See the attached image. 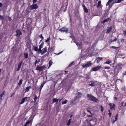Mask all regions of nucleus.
<instances>
[{"label":"nucleus","instance_id":"obj_28","mask_svg":"<svg viewBox=\"0 0 126 126\" xmlns=\"http://www.w3.org/2000/svg\"><path fill=\"white\" fill-rule=\"evenodd\" d=\"M31 120L30 121L28 120L27 122L24 125V126H28L27 125L29 124L31 122Z\"/></svg>","mask_w":126,"mask_h":126},{"label":"nucleus","instance_id":"obj_26","mask_svg":"<svg viewBox=\"0 0 126 126\" xmlns=\"http://www.w3.org/2000/svg\"><path fill=\"white\" fill-rule=\"evenodd\" d=\"M112 62L110 60H108V61H106L104 63V64H110V63Z\"/></svg>","mask_w":126,"mask_h":126},{"label":"nucleus","instance_id":"obj_14","mask_svg":"<svg viewBox=\"0 0 126 126\" xmlns=\"http://www.w3.org/2000/svg\"><path fill=\"white\" fill-rule=\"evenodd\" d=\"M121 65V63H119L117 65L116 67L115 68L117 69H118V70L117 71V72L118 73L119 72V70L122 69V67H121L120 66Z\"/></svg>","mask_w":126,"mask_h":126},{"label":"nucleus","instance_id":"obj_45","mask_svg":"<svg viewBox=\"0 0 126 126\" xmlns=\"http://www.w3.org/2000/svg\"><path fill=\"white\" fill-rule=\"evenodd\" d=\"M39 37L42 39V40L44 39V37L42 36V34H41L39 36Z\"/></svg>","mask_w":126,"mask_h":126},{"label":"nucleus","instance_id":"obj_54","mask_svg":"<svg viewBox=\"0 0 126 126\" xmlns=\"http://www.w3.org/2000/svg\"><path fill=\"white\" fill-rule=\"evenodd\" d=\"M123 34L124 35H126V31H123Z\"/></svg>","mask_w":126,"mask_h":126},{"label":"nucleus","instance_id":"obj_50","mask_svg":"<svg viewBox=\"0 0 126 126\" xmlns=\"http://www.w3.org/2000/svg\"><path fill=\"white\" fill-rule=\"evenodd\" d=\"M63 99V98L60 99H59V104H60V102Z\"/></svg>","mask_w":126,"mask_h":126},{"label":"nucleus","instance_id":"obj_24","mask_svg":"<svg viewBox=\"0 0 126 126\" xmlns=\"http://www.w3.org/2000/svg\"><path fill=\"white\" fill-rule=\"evenodd\" d=\"M33 50L36 51H39L38 49L37 48L36 46H33Z\"/></svg>","mask_w":126,"mask_h":126},{"label":"nucleus","instance_id":"obj_31","mask_svg":"<svg viewBox=\"0 0 126 126\" xmlns=\"http://www.w3.org/2000/svg\"><path fill=\"white\" fill-rule=\"evenodd\" d=\"M52 61L51 60H50L49 62V67L52 64Z\"/></svg>","mask_w":126,"mask_h":126},{"label":"nucleus","instance_id":"obj_4","mask_svg":"<svg viewBox=\"0 0 126 126\" xmlns=\"http://www.w3.org/2000/svg\"><path fill=\"white\" fill-rule=\"evenodd\" d=\"M92 64L91 61H88L86 64L83 65L82 66L83 68L88 67L92 65Z\"/></svg>","mask_w":126,"mask_h":126},{"label":"nucleus","instance_id":"obj_42","mask_svg":"<svg viewBox=\"0 0 126 126\" xmlns=\"http://www.w3.org/2000/svg\"><path fill=\"white\" fill-rule=\"evenodd\" d=\"M100 109L101 110V111L102 112L104 110V108L101 105L100 106Z\"/></svg>","mask_w":126,"mask_h":126},{"label":"nucleus","instance_id":"obj_12","mask_svg":"<svg viewBox=\"0 0 126 126\" xmlns=\"http://www.w3.org/2000/svg\"><path fill=\"white\" fill-rule=\"evenodd\" d=\"M112 26H110L109 27H108L107 28V29L106 31V33H108L110 32L112 30Z\"/></svg>","mask_w":126,"mask_h":126},{"label":"nucleus","instance_id":"obj_34","mask_svg":"<svg viewBox=\"0 0 126 126\" xmlns=\"http://www.w3.org/2000/svg\"><path fill=\"white\" fill-rule=\"evenodd\" d=\"M111 48L116 49L117 48H120L119 47H116L114 46H112L111 47Z\"/></svg>","mask_w":126,"mask_h":126},{"label":"nucleus","instance_id":"obj_61","mask_svg":"<svg viewBox=\"0 0 126 126\" xmlns=\"http://www.w3.org/2000/svg\"><path fill=\"white\" fill-rule=\"evenodd\" d=\"M89 124L90 125V126H92L93 125L91 124L90 122H89Z\"/></svg>","mask_w":126,"mask_h":126},{"label":"nucleus","instance_id":"obj_17","mask_svg":"<svg viewBox=\"0 0 126 126\" xmlns=\"http://www.w3.org/2000/svg\"><path fill=\"white\" fill-rule=\"evenodd\" d=\"M47 48L46 47H45L44 48L42 49V51L41 53V54H43L44 53H45L47 52Z\"/></svg>","mask_w":126,"mask_h":126},{"label":"nucleus","instance_id":"obj_16","mask_svg":"<svg viewBox=\"0 0 126 126\" xmlns=\"http://www.w3.org/2000/svg\"><path fill=\"white\" fill-rule=\"evenodd\" d=\"M82 7L83 8L84 12H85L86 13H87L88 12V10L87 8L86 7L84 4L82 5Z\"/></svg>","mask_w":126,"mask_h":126},{"label":"nucleus","instance_id":"obj_55","mask_svg":"<svg viewBox=\"0 0 126 126\" xmlns=\"http://www.w3.org/2000/svg\"><path fill=\"white\" fill-rule=\"evenodd\" d=\"M121 41V42H124L125 40L124 39H120Z\"/></svg>","mask_w":126,"mask_h":126},{"label":"nucleus","instance_id":"obj_20","mask_svg":"<svg viewBox=\"0 0 126 126\" xmlns=\"http://www.w3.org/2000/svg\"><path fill=\"white\" fill-rule=\"evenodd\" d=\"M40 61V59L37 58L36 59V60L35 61V62L34 63V64L35 66L36 64H38L39 62Z\"/></svg>","mask_w":126,"mask_h":126},{"label":"nucleus","instance_id":"obj_36","mask_svg":"<svg viewBox=\"0 0 126 126\" xmlns=\"http://www.w3.org/2000/svg\"><path fill=\"white\" fill-rule=\"evenodd\" d=\"M44 44V42H42L40 45L39 46V47H40L41 48H42L43 47V46Z\"/></svg>","mask_w":126,"mask_h":126},{"label":"nucleus","instance_id":"obj_30","mask_svg":"<svg viewBox=\"0 0 126 126\" xmlns=\"http://www.w3.org/2000/svg\"><path fill=\"white\" fill-rule=\"evenodd\" d=\"M74 61L72 62L68 65L67 68L69 67H71L74 64Z\"/></svg>","mask_w":126,"mask_h":126},{"label":"nucleus","instance_id":"obj_7","mask_svg":"<svg viewBox=\"0 0 126 126\" xmlns=\"http://www.w3.org/2000/svg\"><path fill=\"white\" fill-rule=\"evenodd\" d=\"M16 36L17 37H20V36L22 35V33L20 30H17L16 31Z\"/></svg>","mask_w":126,"mask_h":126},{"label":"nucleus","instance_id":"obj_63","mask_svg":"<svg viewBox=\"0 0 126 126\" xmlns=\"http://www.w3.org/2000/svg\"><path fill=\"white\" fill-rule=\"evenodd\" d=\"M15 94V92H14V93L11 95V96H10V97H12L13 95H14V94Z\"/></svg>","mask_w":126,"mask_h":126},{"label":"nucleus","instance_id":"obj_13","mask_svg":"<svg viewBox=\"0 0 126 126\" xmlns=\"http://www.w3.org/2000/svg\"><path fill=\"white\" fill-rule=\"evenodd\" d=\"M91 83H90L89 84V86H91L92 87H94L96 85L95 83L96 82L94 81H91L90 82Z\"/></svg>","mask_w":126,"mask_h":126},{"label":"nucleus","instance_id":"obj_22","mask_svg":"<svg viewBox=\"0 0 126 126\" xmlns=\"http://www.w3.org/2000/svg\"><path fill=\"white\" fill-rule=\"evenodd\" d=\"M26 97H24L23 98L21 99V101L20 103V104H23L24 102L25 101V98H26Z\"/></svg>","mask_w":126,"mask_h":126},{"label":"nucleus","instance_id":"obj_60","mask_svg":"<svg viewBox=\"0 0 126 126\" xmlns=\"http://www.w3.org/2000/svg\"><path fill=\"white\" fill-rule=\"evenodd\" d=\"M64 72H65V74H66L68 73V71H65Z\"/></svg>","mask_w":126,"mask_h":126},{"label":"nucleus","instance_id":"obj_2","mask_svg":"<svg viewBox=\"0 0 126 126\" xmlns=\"http://www.w3.org/2000/svg\"><path fill=\"white\" fill-rule=\"evenodd\" d=\"M40 65H38L36 67V69L40 72L41 71H43L44 69L46 68V66L44 65L40 66Z\"/></svg>","mask_w":126,"mask_h":126},{"label":"nucleus","instance_id":"obj_15","mask_svg":"<svg viewBox=\"0 0 126 126\" xmlns=\"http://www.w3.org/2000/svg\"><path fill=\"white\" fill-rule=\"evenodd\" d=\"M116 68L114 69V70H109V71L110 72V74H113L115 75L116 74Z\"/></svg>","mask_w":126,"mask_h":126},{"label":"nucleus","instance_id":"obj_48","mask_svg":"<svg viewBox=\"0 0 126 126\" xmlns=\"http://www.w3.org/2000/svg\"><path fill=\"white\" fill-rule=\"evenodd\" d=\"M50 48H48V50L47 51V53H48V54H49V52L50 51V52L51 51V50L50 49Z\"/></svg>","mask_w":126,"mask_h":126},{"label":"nucleus","instance_id":"obj_58","mask_svg":"<svg viewBox=\"0 0 126 126\" xmlns=\"http://www.w3.org/2000/svg\"><path fill=\"white\" fill-rule=\"evenodd\" d=\"M87 111L88 112H89L91 114H92V113L90 111V110H87Z\"/></svg>","mask_w":126,"mask_h":126},{"label":"nucleus","instance_id":"obj_59","mask_svg":"<svg viewBox=\"0 0 126 126\" xmlns=\"http://www.w3.org/2000/svg\"><path fill=\"white\" fill-rule=\"evenodd\" d=\"M111 113H108V115L109 116V117H111Z\"/></svg>","mask_w":126,"mask_h":126},{"label":"nucleus","instance_id":"obj_64","mask_svg":"<svg viewBox=\"0 0 126 126\" xmlns=\"http://www.w3.org/2000/svg\"><path fill=\"white\" fill-rule=\"evenodd\" d=\"M41 124L40 123H38L35 126H37V125H40V124Z\"/></svg>","mask_w":126,"mask_h":126},{"label":"nucleus","instance_id":"obj_46","mask_svg":"<svg viewBox=\"0 0 126 126\" xmlns=\"http://www.w3.org/2000/svg\"><path fill=\"white\" fill-rule=\"evenodd\" d=\"M41 48L40 47H39V49H38L39 52H40L41 53L42 52V50H41V48Z\"/></svg>","mask_w":126,"mask_h":126},{"label":"nucleus","instance_id":"obj_18","mask_svg":"<svg viewBox=\"0 0 126 126\" xmlns=\"http://www.w3.org/2000/svg\"><path fill=\"white\" fill-rule=\"evenodd\" d=\"M103 58L102 57H98L96 58L95 61H96V62L97 63H98Z\"/></svg>","mask_w":126,"mask_h":126},{"label":"nucleus","instance_id":"obj_6","mask_svg":"<svg viewBox=\"0 0 126 126\" xmlns=\"http://www.w3.org/2000/svg\"><path fill=\"white\" fill-rule=\"evenodd\" d=\"M23 80L22 79H20L18 83L17 86L15 88V89L17 90L19 89L22 83Z\"/></svg>","mask_w":126,"mask_h":126},{"label":"nucleus","instance_id":"obj_38","mask_svg":"<svg viewBox=\"0 0 126 126\" xmlns=\"http://www.w3.org/2000/svg\"><path fill=\"white\" fill-rule=\"evenodd\" d=\"M25 97L27 98H26L25 99V101H29V100L30 97Z\"/></svg>","mask_w":126,"mask_h":126},{"label":"nucleus","instance_id":"obj_8","mask_svg":"<svg viewBox=\"0 0 126 126\" xmlns=\"http://www.w3.org/2000/svg\"><path fill=\"white\" fill-rule=\"evenodd\" d=\"M38 7L37 4H33L31 5L30 7V8L31 10L34 9H37L38 8Z\"/></svg>","mask_w":126,"mask_h":126},{"label":"nucleus","instance_id":"obj_21","mask_svg":"<svg viewBox=\"0 0 126 126\" xmlns=\"http://www.w3.org/2000/svg\"><path fill=\"white\" fill-rule=\"evenodd\" d=\"M118 113H117L116 115L115 116V119H113L112 121L113 124L118 119Z\"/></svg>","mask_w":126,"mask_h":126},{"label":"nucleus","instance_id":"obj_53","mask_svg":"<svg viewBox=\"0 0 126 126\" xmlns=\"http://www.w3.org/2000/svg\"><path fill=\"white\" fill-rule=\"evenodd\" d=\"M117 40V38L116 37H115L114 38V39L113 40V41H116Z\"/></svg>","mask_w":126,"mask_h":126},{"label":"nucleus","instance_id":"obj_33","mask_svg":"<svg viewBox=\"0 0 126 126\" xmlns=\"http://www.w3.org/2000/svg\"><path fill=\"white\" fill-rule=\"evenodd\" d=\"M37 99V97L36 95H35L34 98V101L33 102H35L36 101V100Z\"/></svg>","mask_w":126,"mask_h":126},{"label":"nucleus","instance_id":"obj_39","mask_svg":"<svg viewBox=\"0 0 126 126\" xmlns=\"http://www.w3.org/2000/svg\"><path fill=\"white\" fill-rule=\"evenodd\" d=\"M4 19V17L0 15V20H2L3 22V21L2 20Z\"/></svg>","mask_w":126,"mask_h":126},{"label":"nucleus","instance_id":"obj_19","mask_svg":"<svg viewBox=\"0 0 126 126\" xmlns=\"http://www.w3.org/2000/svg\"><path fill=\"white\" fill-rule=\"evenodd\" d=\"M110 19V18H108L107 19H105L103 21H102L101 22V23L103 24H104L105 22H107Z\"/></svg>","mask_w":126,"mask_h":126},{"label":"nucleus","instance_id":"obj_37","mask_svg":"<svg viewBox=\"0 0 126 126\" xmlns=\"http://www.w3.org/2000/svg\"><path fill=\"white\" fill-rule=\"evenodd\" d=\"M57 99L56 98H53L52 99V103H53L56 102V100Z\"/></svg>","mask_w":126,"mask_h":126},{"label":"nucleus","instance_id":"obj_56","mask_svg":"<svg viewBox=\"0 0 126 126\" xmlns=\"http://www.w3.org/2000/svg\"><path fill=\"white\" fill-rule=\"evenodd\" d=\"M59 101V99H57L56 100V104H57L58 103V102Z\"/></svg>","mask_w":126,"mask_h":126},{"label":"nucleus","instance_id":"obj_49","mask_svg":"<svg viewBox=\"0 0 126 126\" xmlns=\"http://www.w3.org/2000/svg\"><path fill=\"white\" fill-rule=\"evenodd\" d=\"M113 41V40H110V42H109V43H110V44H111V43H112L113 42H114V41Z\"/></svg>","mask_w":126,"mask_h":126},{"label":"nucleus","instance_id":"obj_47","mask_svg":"<svg viewBox=\"0 0 126 126\" xmlns=\"http://www.w3.org/2000/svg\"><path fill=\"white\" fill-rule=\"evenodd\" d=\"M104 68L106 69H109L110 68V67L109 66H106L104 67Z\"/></svg>","mask_w":126,"mask_h":126},{"label":"nucleus","instance_id":"obj_51","mask_svg":"<svg viewBox=\"0 0 126 126\" xmlns=\"http://www.w3.org/2000/svg\"><path fill=\"white\" fill-rule=\"evenodd\" d=\"M70 123L71 122H70L68 121V122L67 124V125L68 126H69L70 125Z\"/></svg>","mask_w":126,"mask_h":126},{"label":"nucleus","instance_id":"obj_57","mask_svg":"<svg viewBox=\"0 0 126 126\" xmlns=\"http://www.w3.org/2000/svg\"><path fill=\"white\" fill-rule=\"evenodd\" d=\"M42 88H41V87H40L39 88V89H40V90H39V91L40 92V94L41 93V90H42Z\"/></svg>","mask_w":126,"mask_h":126},{"label":"nucleus","instance_id":"obj_29","mask_svg":"<svg viewBox=\"0 0 126 126\" xmlns=\"http://www.w3.org/2000/svg\"><path fill=\"white\" fill-rule=\"evenodd\" d=\"M87 117H88L89 118H90V117H91V119H90L89 118L88 119L90 121H91L93 120V116L92 115H88L87 116Z\"/></svg>","mask_w":126,"mask_h":126},{"label":"nucleus","instance_id":"obj_43","mask_svg":"<svg viewBox=\"0 0 126 126\" xmlns=\"http://www.w3.org/2000/svg\"><path fill=\"white\" fill-rule=\"evenodd\" d=\"M76 44L77 45L78 47H80V45L79 43L77 42H76Z\"/></svg>","mask_w":126,"mask_h":126},{"label":"nucleus","instance_id":"obj_23","mask_svg":"<svg viewBox=\"0 0 126 126\" xmlns=\"http://www.w3.org/2000/svg\"><path fill=\"white\" fill-rule=\"evenodd\" d=\"M24 58L26 59H27L28 57V54L27 52H25L24 53Z\"/></svg>","mask_w":126,"mask_h":126},{"label":"nucleus","instance_id":"obj_11","mask_svg":"<svg viewBox=\"0 0 126 126\" xmlns=\"http://www.w3.org/2000/svg\"><path fill=\"white\" fill-rule=\"evenodd\" d=\"M109 105L110 110H112L113 109H115V105L114 104L110 103L109 104Z\"/></svg>","mask_w":126,"mask_h":126},{"label":"nucleus","instance_id":"obj_32","mask_svg":"<svg viewBox=\"0 0 126 126\" xmlns=\"http://www.w3.org/2000/svg\"><path fill=\"white\" fill-rule=\"evenodd\" d=\"M101 5V1L100 0L98 2L97 4V7H99Z\"/></svg>","mask_w":126,"mask_h":126},{"label":"nucleus","instance_id":"obj_5","mask_svg":"<svg viewBox=\"0 0 126 126\" xmlns=\"http://www.w3.org/2000/svg\"><path fill=\"white\" fill-rule=\"evenodd\" d=\"M59 30L62 32H65L66 33H67L68 30V28H66V27H63L61 29H59Z\"/></svg>","mask_w":126,"mask_h":126},{"label":"nucleus","instance_id":"obj_40","mask_svg":"<svg viewBox=\"0 0 126 126\" xmlns=\"http://www.w3.org/2000/svg\"><path fill=\"white\" fill-rule=\"evenodd\" d=\"M86 78L87 79H90V77L89 75H87L86 76Z\"/></svg>","mask_w":126,"mask_h":126},{"label":"nucleus","instance_id":"obj_25","mask_svg":"<svg viewBox=\"0 0 126 126\" xmlns=\"http://www.w3.org/2000/svg\"><path fill=\"white\" fill-rule=\"evenodd\" d=\"M5 91H3L2 93L1 94L0 96V99H1L2 97L5 94Z\"/></svg>","mask_w":126,"mask_h":126},{"label":"nucleus","instance_id":"obj_52","mask_svg":"<svg viewBox=\"0 0 126 126\" xmlns=\"http://www.w3.org/2000/svg\"><path fill=\"white\" fill-rule=\"evenodd\" d=\"M37 0H33V4L35 3L36 2Z\"/></svg>","mask_w":126,"mask_h":126},{"label":"nucleus","instance_id":"obj_41","mask_svg":"<svg viewBox=\"0 0 126 126\" xmlns=\"http://www.w3.org/2000/svg\"><path fill=\"white\" fill-rule=\"evenodd\" d=\"M50 38L49 37L47 38V39L45 41V42H46L47 43V42H49L50 40Z\"/></svg>","mask_w":126,"mask_h":126},{"label":"nucleus","instance_id":"obj_62","mask_svg":"<svg viewBox=\"0 0 126 126\" xmlns=\"http://www.w3.org/2000/svg\"><path fill=\"white\" fill-rule=\"evenodd\" d=\"M2 5L3 4L2 3H0V7H1L2 6Z\"/></svg>","mask_w":126,"mask_h":126},{"label":"nucleus","instance_id":"obj_10","mask_svg":"<svg viewBox=\"0 0 126 126\" xmlns=\"http://www.w3.org/2000/svg\"><path fill=\"white\" fill-rule=\"evenodd\" d=\"M101 67L100 66H98L96 67L93 68L92 69V70L94 71H96L100 69Z\"/></svg>","mask_w":126,"mask_h":126},{"label":"nucleus","instance_id":"obj_35","mask_svg":"<svg viewBox=\"0 0 126 126\" xmlns=\"http://www.w3.org/2000/svg\"><path fill=\"white\" fill-rule=\"evenodd\" d=\"M67 100L65 99L64 101L62 102V104H65L67 103Z\"/></svg>","mask_w":126,"mask_h":126},{"label":"nucleus","instance_id":"obj_3","mask_svg":"<svg viewBox=\"0 0 126 126\" xmlns=\"http://www.w3.org/2000/svg\"><path fill=\"white\" fill-rule=\"evenodd\" d=\"M76 94H77V95L74 97V101H76L78 100L79 98H81L82 96V93L79 92H78Z\"/></svg>","mask_w":126,"mask_h":126},{"label":"nucleus","instance_id":"obj_27","mask_svg":"<svg viewBox=\"0 0 126 126\" xmlns=\"http://www.w3.org/2000/svg\"><path fill=\"white\" fill-rule=\"evenodd\" d=\"M31 88V86H29L27 87L25 92H28L29 91V90Z\"/></svg>","mask_w":126,"mask_h":126},{"label":"nucleus","instance_id":"obj_1","mask_svg":"<svg viewBox=\"0 0 126 126\" xmlns=\"http://www.w3.org/2000/svg\"><path fill=\"white\" fill-rule=\"evenodd\" d=\"M86 97L88 100H90L93 101L95 103H97L98 101V99L93 95L87 94L86 96Z\"/></svg>","mask_w":126,"mask_h":126},{"label":"nucleus","instance_id":"obj_9","mask_svg":"<svg viewBox=\"0 0 126 126\" xmlns=\"http://www.w3.org/2000/svg\"><path fill=\"white\" fill-rule=\"evenodd\" d=\"M23 63V61H21L20 62H19L18 63V67L17 69L16 70V71H18L19 70L21 67V65Z\"/></svg>","mask_w":126,"mask_h":126},{"label":"nucleus","instance_id":"obj_44","mask_svg":"<svg viewBox=\"0 0 126 126\" xmlns=\"http://www.w3.org/2000/svg\"><path fill=\"white\" fill-rule=\"evenodd\" d=\"M45 83L44 82H43V83H42L41 85V86H40V87H41V88H42L43 87L44 85V84H45Z\"/></svg>","mask_w":126,"mask_h":126}]
</instances>
